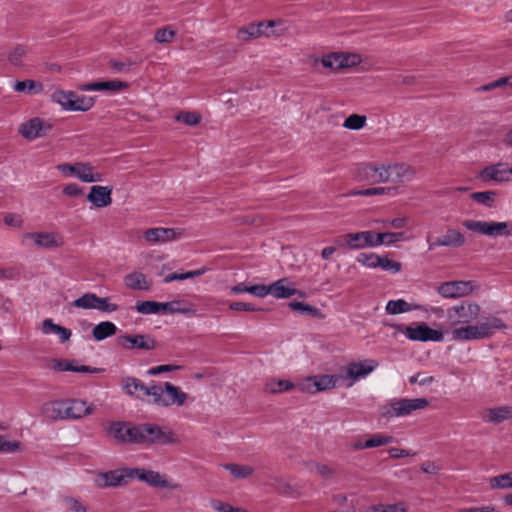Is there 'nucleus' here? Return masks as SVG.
<instances>
[{
    "mask_svg": "<svg viewBox=\"0 0 512 512\" xmlns=\"http://www.w3.org/2000/svg\"><path fill=\"white\" fill-rule=\"evenodd\" d=\"M123 391L138 399L151 397L152 402L159 406H183L188 399V395L183 392L180 387L173 385L170 382L161 385H145L141 380L135 377H124L121 380Z\"/></svg>",
    "mask_w": 512,
    "mask_h": 512,
    "instance_id": "nucleus-1",
    "label": "nucleus"
},
{
    "mask_svg": "<svg viewBox=\"0 0 512 512\" xmlns=\"http://www.w3.org/2000/svg\"><path fill=\"white\" fill-rule=\"evenodd\" d=\"M96 407L82 400H57L43 405L45 416H86L96 413Z\"/></svg>",
    "mask_w": 512,
    "mask_h": 512,
    "instance_id": "nucleus-2",
    "label": "nucleus"
},
{
    "mask_svg": "<svg viewBox=\"0 0 512 512\" xmlns=\"http://www.w3.org/2000/svg\"><path fill=\"white\" fill-rule=\"evenodd\" d=\"M107 434L120 444H140L144 436L141 424L133 425L124 421H112L105 425Z\"/></svg>",
    "mask_w": 512,
    "mask_h": 512,
    "instance_id": "nucleus-3",
    "label": "nucleus"
},
{
    "mask_svg": "<svg viewBox=\"0 0 512 512\" xmlns=\"http://www.w3.org/2000/svg\"><path fill=\"white\" fill-rule=\"evenodd\" d=\"M280 23L281 21L276 20L251 22L245 26L238 28L236 32V38L241 43L246 44L260 37L269 38L272 36H280L283 34L282 31L269 30L276 27Z\"/></svg>",
    "mask_w": 512,
    "mask_h": 512,
    "instance_id": "nucleus-4",
    "label": "nucleus"
},
{
    "mask_svg": "<svg viewBox=\"0 0 512 512\" xmlns=\"http://www.w3.org/2000/svg\"><path fill=\"white\" fill-rule=\"evenodd\" d=\"M143 440L140 444L175 445L180 443L179 436L170 428L151 423L141 424Z\"/></svg>",
    "mask_w": 512,
    "mask_h": 512,
    "instance_id": "nucleus-5",
    "label": "nucleus"
},
{
    "mask_svg": "<svg viewBox=\"0 0 512 512\" xmlns=\"http://www.w3.org/2000/svg\"><path fill=\"white\" fill-rule=\"evenodd\" d=\"M52 100L58 103L64 110L88 111L94 105V98L78 95L73 91L56 90L51 95Z\"/></svg>",
    "mask_w": 512,
    "mask_h": 512,
    "instance_id": "nucleus-6",
    "label": "nucleus"
},
{
    "mask_svg": "<svg viewBox=\"0 0 512 512\" xmlns=\"http://www.w3.org/2000/svg\"><path fill=\"white\" fill-rule=\"evenodd\" d=\"M462 224L467 230L488 237H509L512 235V223L510 222H488L468 219L463 221Z\"/></svg>",
    "mask_w": 512,
    "mask_h": 512,
    "instance_id": "nucleus-7",
    "label": "nucleus"
},
{
    "mask_svg": "<svg viewBox=\"0 0 512 512\" xmlns=\"http://www.w3.org/2000/svg\"><path fill=\"white\" fill-rule=\"evenodd\" d=\"M21 244L37 249H57L64 245L63 237L57 232H26L21 237Z\"/></svg>",
    "mask_w": 512,
    "mask_h": 512,
    "instance_id": "nucleus-8",
    "label": "nucleus"
},
{
    "mask_svg": "<svg viewBox=\"0 0 512 512\" xmlns=\"http://www.w3.org/2000/svg\"><path fill=\"white\" fill-rule=\"evenodd\" d=\"M56 168L66 176H75L85 183L101 182L103 180V174L95 171V168L88 162L63 163L57 165Z\"/></svg>",
    "mask_w": 512,
    "mask_h": 512,
    "instance_id": "nucleus-9",
    "label": "nucleus"
},
{
    "mask_svg": "<svg viewBox=\"0 0 512 512\" xmlns=\"http://www.w3.org/2000/svg\"><path fill=\"white\" fill-rule=\"evenodd\" d=\"M136 310L141 314H157L160 312L190 314L193 309L184 305L181 301H171L166 303L156 301H141L136 303Z\"/></svg>",
    "mask_w": 512,
    "mask_h": 512,
    "instance_id": "nucleus-10",
    "label": "nucleus"
},
{
    "mask_svg": "<svg viewBox=\"0 0 512 512\" xmlns=\"http://www.w3.org/2000/svg\"><path fill=\"white\" fill-rule=\"evenodd\" d=\"M361 62L362 56L360 54L344 51L330 52L321 57L323 67L331 70L355 67Z\"/></svg>",
    "mask_w": 512,
    "mask_h": 512,
    "instance_id": "nucleus-11",
    "label": "nucleus"
},
{
    "mask_svg": "<svg viewBox=\"0 0 512 512\" xmlns=\"http://www.w3.org/2000/svg\"><path fill=\"white\" fill-rule=\"evenodd\" d=\"M481 307L476 302L463 301L448 309L447 316L452 325L470 324L478 319Z\"/></svg>",
    "mask_w": 512,
    "mask_h": 512,
    "instance_id": "nucleus-12",
    "label": "nucleus"
},
{
    "mask_svg": "<svg viewBox=\"0 0 512 512\" xmlns=\"http://www.w3.org/2000/svg\"><path fill=\"white\" fill-rule=\"evenodd\" d=\"M399 331L402 332L408 339L412 341H435L443 340V333L438 330L430 328L426 323H417L415 326H399Z\"/></svg>",
    "mask_w": 512,
    "mask_h": 512,
    "instance_id": "nucleus-13",
    "label": "nucleus"
},
{
    "mask_svg": "<svg viewBox=\"0 0 512 512\" xmlns=\"http://www.w3.org/2000/svg\"><path fill=\"white\" fill-rule=\"evenodd\" d=\"M51 130L52 124L40 117L28 119L18 127V133L28 141L45 137Z\"/></svg>",
    "mask_w": 512,
    "mask_h": 512,
    "instance_id": "nucleus-14",
    "label": "nucleus"
},
{
    "mask_svg": "<svg viewBox=\"0 0 512 512\" xmlns=\"http://www.w3.org/2000/svg\"><path fill=\"white\" fill-rule=\"evenodd\" d=\"M427 242L429 243V250L439 247L457 249L465 245L466 237L459 229L448 226L444 233L435 238L433 242H430V237L428 236Z\"/></svg>",
    "mask_w": 512,
    "mask_h": 512,
    "instance_id": "nucleus-15",
    "label": "nucleus"
},
{
    "mask_svg": "<svg viewBox=\"0 0 512 512\" xmlns=\"http://www.w3.org/2000/svg\"><path fill=\"white\" fill-rule=\"evenodd\" d=\"M336 382L337 377L333 375L310 376L299 382L297 389L301 392L314 394L334 388Z\"/></svg>",
    "mask_w": 512,
    "mask_h": 512,
    "instance_id": "nucleus-16",
    "label": "nucleus"
},
{
    "mask_svg": "<svg viewBox=\"0 0 512 512\" xmlns=\"http://www.w3.org/2000/svg\"><path fill=\"white\" fill-rule=\"evenodd\" d=\"M478 178L483 182H509L512 180V167L508 163L498 162L482 169L478 174Z\"/></svg>",
    "mask_w": 512,
    "mask_h": 512,
    "instance_id": "nucleus-17",
    "label": "nucleus"
},
{
    "mask_svg": "<svg viewBox=\"0 0 512 512\" xmlns=\"http://www.w3.org/2000/svg\"><path fill=\"white\" fill-rule=\"evenodd\" d=\"M476 286L473 281H448L438 286L437 292L444 298H459L471 294Z\"/></svg>",
    "mask_w": 512,
    "mask_h": 512,
    "instance_id": "nucleus-18",
    "label": "nucleus"
},
{
    "mask_svg": "<svg viewBox=\"0 0 512 512\" xmlns=\"http://www.w3.org/2000/svg\"><path fill=\"white\" fill-rule=\"evenodd\" d=\"M427 406L428 401L425 398L400 399L389 404L390 410H388L387 413L394 414V416H401L410 414Z\"/></svg>",
    "mask_w": 512,
    "mask_h": 512,
    "instance_id": "nucleus-19",
    "label": "nucleus"
},
{
    "mask_svg": "<svg viewBox=\"0 0 512 512\" xmlns=\"http://www.w3.org/2000/svg\"><path fill=\"white\" fill-rule=\"evenodd\" d=\"M359 178L373 184L388 182L387 166L383 164H366L359 170Z\"/></svg>",
    "mask_w": 512,
    "mask_h": 512,
    "instance_id": "nucleus-20",
    "label": "nucleus"
},
{
    "mask_svg": "<svg viewBox=\"0 0 512 512\" xmlns=\"http://www.w3.org/2000/svg\"><path fill=\"white\" fill-rule=\"evenodd\" d=\"M387 174L389 176L388 182L404 183L411 181L415 177L416 170L411 165L395 163L387 166Z\"/></svg>",
    "mask_w": 512,
    "mask_h": 512,
    "instance_id": "nucleus-21",
    "label": "nucleus"
},
{
    "mask_svg": "<svg viewBox=\"0 0 512 512\" xmlns=\"http://www.w3.org/2000/svg\"><path fill=\"white\" fill-rule=\"evenodd\" d=\"M119 344L125 349L152 350L156 347V341L149 335H126L118 338Z\"/></svg>",
    "mask_w": 512,
    "mask_h": 512,
    "instance_id": "nucleus-22",
    "label": "nucleus"
},
{
    "mask_svg": "<svg viewBox=\"0 0 512 512\" xmlns=\"http://www.w3.org/2000/svg\"><path fill=\"white\" fill-rule=\"evenodd\" d=\"M377 367L378 362L374 359L352 362L347 366L346 375L355 382L372 373Z\"/></svg>",
    "mask_w": 512,
    "mask_h": 512,
    "instance_id": "nucleus-23",
    "label": "nucleus"
},
{
    "mask_svg": "<svg viewBox=\"0 0 512 512\" xmlns=\"http://www.w3.org/2000/svg\"><path fill=\"white\" fill-rule=\"evenodd\" d=\"M265 290V297L270 294L278 299L289 298L298 292L288 278H281L268 286L265 285Z\"/></svg>",
    "mask_w": 512,
    "mask_h": 512,
    "instance_id": "nucleus-24",
    "label": "nucleus"
},
{
    "mask_svg": "<svg viewBox=\"0 0 512 512\" xmlns=\"http://www.w3.org/2000/svg\"><path fill=\"white\" fill-rule=\"evenodd\" d=\"M112 188L95 185L90 188L87 200L97 208L107 207L112 203Z\"/></svg>",
    "mask_w": 512,
    "mask_h": 512,
    "instance_id": "nucleus-25",
    "label": "nucleus"
},
{
    "mask_svg": "<svg viewBox=\"0 0 512 512\" xmlns=\"http://www.w3.org/2000/svg\"><path fill=\"white\" fill-rule=\"evenodd\" d=\"M82 91H109L119 92L129 88V84L120 80H109L83 84L80 87Z\"/></svg>",
    "mask_w": 512,
    "mask_h": 512,
    "instance_id": "nucleus-26",
    "label": "nucleus"
},
{
    "mask_svg": "<svg viewBox=\"0 0 512 512\" xmlns=\"http://www.w3.org/2000/svg\"><path fill=\"white\" fill-rule=\"evenodd\" d=\"M144 239L151 243H164L175 240L177 238V232L173 228H150L144 231Z\"/></svg>",
    "mask_w": 512,
    "mask_h": 512,
    "instance_id": "nucleus-27",
    "label": "nucleus"
},
{
    "mask_svg": "<svg viewBox=\"0 0 512 512\" xmlns=\"http://www.w3.org/2000/svg\"><path fill=\"white\" fill-rule=\"evenodd\" d=\"M481 339L490 338L498 330H506L507 325L501 318L496 316L487 317L484 321L477 324Z\"/></svg>",
    "mask_w": 512,
    "mask_h": 512,
    "instance_id": "nucleus-28",
    "label": "nucleus"
},
{
    "mask_svg": "<svg viewBox=\"0 0 512 512\" xmlns=\"http://www.w3.org/2000/svg\"><path fill=\"white\" fill-rule=\"evenodd\" d=\"M454 341H474L481 340V336L477 325H469L456 328L451 332Z\"/></svg>",
    "mask_w": 512,
    "mask_h": 512,
    "instance_id": "nucleus-29",
    "label": "nucleus"
},
{
    "mask_svg": "<svg viewBox=\"0 0 512 512\" xmlns=\"http://www.w3.org/2000/svg\"><path fill=\"white\" fill-rule=\"evenodd\" d=\"M125 285L133 290H149L152 281L141 272H132L124 277Z\"/></svg>",
    "mask_w": 512,
    "mask_h": 512,
    "instance_id": "nucleus-30",
    "label": "nucleus"
},
{
    "mask_svg": "<svg viewBox=\"0 0 512 512\" xmlns=\"http://www.w3.org/2000/svg\"><path fill=\"white\" fill-rule=\"evenodd\" d=\"M362 232L348 233L341 235L336 238V243L341 247H347L349 249H363L364 237Z\"/></svg>",
    "mask_w": 512,
    "mask_h": 512,
    "instance_id": "nucleus-31",
    "label": "nucleus"
},
{
    "mask_svg": "<svg viewBox=\"0 0 512 512\" xmlns=\"http://www.w3.org/2000/svg\"><path fill=\"white\" fill-rule=\"evenodd\" d=\"M96 482L100 487H112L124 483L121 470H113L105 473H100L97 476Z\"/></svg>",
    "mask_w": 512,
    "mask_h": 512,
    "instance_id": "nucleus-32",
    "label": "nucleus"
},
{
    "mask_svg": "<svg viewBox=\"0 0 512 512\" xmlns=\"http://www.w3.org/2000/svg\"><path fill=\"white\" fill-rule=\"evenodd\" d=\"M117 332V327L114 323L110 321H104L97 324L92 331V335L95 340L102 341L110 336L115 335Z\"/></svg>",
    "mask_w": 512,
    "mask_h": 512,
    "instance_id": "nucleus-33",
    "label": "nucleus"
},
{
    "mask_svg": "<svg viewBox=\"0 0 512 512\" xmlns=\"http://www.w3.org/2000/svg\"><path fill=\"white\" fill-rule=\"evenodd\" d=\"M393 441L392 436H386V435H380L375 434L371 436L369 439H367L365 442H356L354 444L355 449H367V448H374L379 447L383 445H387Z\"/></svg>",
    "mask_w": 512,
    "mask_h": 512,
    "instance_id": "nucleus-34",
    "label": "nucleus"
},
{
    "mask_svg": "<svg viewBox=\"0 0 512 512\" xmlns=\"http://www.w3.org/2000/svg\"><path fill=\"white\" fill-rule=\"evenodd\" d=\"M140 480L153 487L167 488L168 482L162 478L159 472L143 469L140 474Z\"/></svg>",
    "mask_w": 512,
    "mask_h": 512,
    "instance_id": "nucleus-35",
    "label": "nucleus"
},
{
    "mask_svg": "<svg viewBox=\"0 0 512 512\" xmlns=\"http://www.w3.org/2000/svg\"><path fill=\"white\" fill-rule=\"evenodd\" d=\"M222 467L225 470H228L233 475V477L235 479H246V478L250 477L254 472L253 467H251L249 465H239V464L228 463V464H223Z\"/></svg>",
    "mask_w": 512,
    "mask_h": 512,
    "instance_id": "nucleus-36",
    "label": "nucleus"
},
{
    "mask_svg": "<svg viewBox=\"0 0 512 512\" xmlns=\"http://www.w3.org/2000/svg\"><path fill=\"white\" fill-rule=\"evenodd\" d=\"M265 291V285L262 284L247 286L244 283H238L237 285H234L230 288L231 294L248 292L260 298L265 297Z\"/></svg>",
    "mask_w": 512,
    "mask_h": 512,
    "instance_id": "nucleus-37",
    "label": "nucleus"
},
{
    "mask_svg": "<svg viewBox=\"0 0 512 512\" xmlns=\"http://www.w3.org/2000/svg\"><path fill=\"white\" fill-rule=\"evenodd\" d=\"M14 90L17 92H23L27 94H37L43 90V85L34 80H24L17 81L13 86Z\"/></svg>",
    "mask_w": 512,
    "mask_h": 512,
    "instance_id": "nucleus-38",
    "label": "nucleus"
},
{
    "mask_svg": "<svg viewBox=\"0 0 512 512\" xmlns=\"http://www.w3.org/2000/svg\"><path fill=\"white\" fill-rule=\"evenodd\" d=\"M297 388V384L290 382L289 380H276L271 379L265 385V391L269 393H279L284 391H290Z\"/></svg>",
    "mask_w": 512,
    "mask_h": 512,
    "instance_id": "nucleus-39",
    "label": "nucleus"
},
{
    "mask_svg": "<svg viewBox=\"0 0 512 512\" xmlns=\"http://www.w3.org/2000/svg\"><path fill=\"white\" fill-rule=\"evenodd\" d=\"M418 306L412 307L408 302L403 299L390 300L386 305V312L388 314L396 315L404 312L418 309Z\"/></svg>",
    "mask_w": 512,
    "mask_h": 512,
    "instance_id": "nucleus-40",
    "label": "nucleus"
},
{
    "mask_svg": "<svg viewBox=\"0 0 512 512\" xmlns=\"http://www.w3.org/2000/svg\"><path fill=\"white\" fill-rule=\"evenodd\" d=\"M56 367L61 371H72V372H79V373H98L100 372V369L98 368H91L89 366L81 365L77 366L74 365L72 361H59L56 365Z\"/></svg>",
    "mask_w": 512,
    "mask_h": 512,
    "instance_id": "nucleus-41",
    "label": "nucleus"
},
{
    "mask_svg": "<svg viewBox=\"0 0 512 512\" xmlns=\"http://www.w3.org/2000/svg\"><path fill=\"white\" fill-rule=\"evenodd\" d=\"M98 296L94 293H85L75 299L71 305L81 309H95Z\"/></svg>",
    "mask_w": 512,
    "mask_h": 512,
    "instance_id": "nucleus-42",
    "label": "nucleus"
},
{
    "mask_svg": "<svg viewBox=\"0 0 512 512\" xmlns=\"http://www.w3.org/2000/svg\"><path fill=\"white\" fill-rule=\"evenodd\" d=\"M490 487L493 489L512 488V472L501 474L489 479Z\"/></svg>",
    "mask_w": 512,
    "mask_h": 512,
    "instance_id": "nucleus-43",
    "label": "nucleus"
},
{
    "mask_svg": "<svg viewBox=\"0 0 512 512\" xmlns=\"http://www.w3.org/2000/svg\"><path fill=\"white\" fill-rule=\"evenodd\" d=\"M366 121L367 118L364 115L351 114L345 119L343 126L350 130H360L365 126Z\"/></svg>",
    "mask_w": 512,
    "mask_h": 512,
    "instance_id": "nucleus-44",
    "label": "nucleus"
},
{
    "mask_svg": "<svg viewBox=\"0 0 512 512\" xmlns=\"http://www.w3.org/2000/svg\"><path fill=\"white\" fill-rule=\"evenodd\" d=\"M497 193L495 191H483V192H474L471 194V198L485 206L492 207L493 203L496 199Z\"/></svg>",
    "mask_w": 512,
    "mask_h": 512,
    "instance_id": "nucleus-45",
    "label": "nucleus"
},
{
    "mask_svg": "<svg viewBox=\"0 0 512 512\" xmlns=\"http://www.w3.org/2000/svg\"><path fill=\"white\" fill-rule=\"evenodd\" d=\"M204 273H205V269L188 271L185 273H170L164 278V282L170 283L173 281H181V280H186L189 278H195V277L201 276Z\"/></svg>",
    "mask_w": 512,
    "mask_h": 512,
    "instance_id": "nucleus-46",
    "label": "nucleus"
},
{
    "mask_svg": "<svg viewBox=\"0 0 512 512\" xmlns=\"http://www.w3.org/2000/svg\"><path fill=\"white\" fill-rule=\"evenodd\" d=\"M176 35L175 30H173L171 27L167 26L161 29L156 30L154 34V40L157 43H170L173 41L174 37Z\"/></svg>",
    "mask_w": 512,
    "mask_h": 512,
    "instance_id": "nucleus-47",
    "label": "nucleus"
},
{
    "mask_svg": "<svg viewBox=\"0 0 512 512\" xmlns=\"http://www.w3.org/2000/svg\"><path fill=\"white\" fill-rule=\"evenodd\" d=\"M404 239L403 232H384L378 233L379 246L384 245H392L395 242L401 241Z\"/></svg>",
    "mask_w": 512,
    "mask_h": 512,
    "instance_id": "nucleus-48",
    "label": "nucleus"
},
{
    "mask_svg": "<svg viewBox=\"0 0 512 512\" xmlns=\"http://www.w3.org/2000/svg\"><path fill=\"white\" fill-rule=\"evenodd\" d=\"M175 120L188 126H196L200 123L201 116L196 112H180L175 116Z\"/></svg>",
    "mask_w": 512,
    "mask_h": 512,
    "instance_id": "nucleus-49",
    "label": "nucleus"
},
{
    "mask_svg": "<svg viewBox=\"0 0 512 512\" xmlns=\"http://www.w3.org/2000/svg\"><path fill=\"white\" fill-rule=\"evenodd\" d=\"M307 469L310 471L315 470L324 479H331L334 475L333 469L325 464L310 462L306 464Z\"/></svg>",
    "mask_w": 512,
    "mask_h": 512,
    "instance_id": "nucleus-50",
    "label": "nucleus"
},
{
    "mask_svg": "<svg viewBox=\"0 0 512 512\" xmlns=\"http://www.w3.org/2000/svg\"><path fill=\"white\" fill-rule=\"evenodd\" d=\"M26 53L27 50L24 46H16L10 51L8 55L9 62L15 66L21 65L22 58L26 55Z\"/></svg>",
    "mask_w": 512,
    "mask_h": 512,
    "instance_id": "nucleus-51",
    "label": "nucleus"
},
{
    "mask_svg": "<svg viewBox=\"0 0 512 512\" xmlns=\"http://www.w3.org/2000/svg\"><path fill=\"white\" fill-rule=\"evenodd\" d=\"M21 443L17 440L8 441L5 436H0V452L13 453L20 450Z\"/></svg>",
    "mask_w": 512,
    "mask_h": 512,
    "instance_id": "nucleus-52",
    "label": "nucleus"
},
{
    "mask_svg": "<svg viewBox=\"0 0 512 512\" xmlns=\"http://www.w3.org/2000/svg\"><path fill=\"white\" fill-rule=\"evenodd\" d=\"M401 263L391 260L387 257H381L380 261L378 262V267L382 268L385 271H390L393 273H397L401 270Z\"/></svg>",
    "mask_w": 512,
    "mask_h": 512,
    "instance_id": "nucleus-53",
    "label": "nucleus"
},
{
    "mask_svg": "<svg viewBox=\"0 0 512 512\" xmlns=\"http://www.w3.org/2000/svg\"><path fill=\"white\" fill-rule=\"evenodd\" d=\"M379 261L380 256L374 253H362L358 256V262L370 268H377Z\"/></svg>",
    "mask_w": 512,
    "mask_h": 512,
    "instance_id": "nucleus-54",
    "label": "nucleus"
},
{
    "mask_svg": "<svg viewBox=\"0 0 512 512\" xmlns=\"http://www.w3.org/2000/svg\"><path fill=\"white\" fill-rule=\"evenodd\" d=\"M95 309L102 312H115L118 310V305L110 303L107 297L102 298L98 296Z\"/></svg>",
    "mask_w": 512,
    "mask_h": 512,
    "instance_id": "nucleus-55",
    "label": "nucleus"
},
{
    "mask_svg": "<svg viewBox=\"0 0 512 512\" xmlns=\"http://www.w3.org/2000/svg\"><path fill=\"white\" fill-rule=\"evenodd\" d=\"M289 306L292 310L294 311H298L300 313H306V314H310V315H315L317 314L318 310L317 308L313 307V306H310L306 303H303V302H290L289 303Z\"/></svg>",
    "mask_w": 512,
    "mask_h": 512,
    "instance_id": "nucleus-56",
    "label": "nucleus"
},
{
    "mask_svg": "<svg viewBox=\"0 0 512 512\" xmlns=\"http://www.w3.org/2000/svg\"><path fill=\"white\" fill-rule=\"evenodd\" d=\"M508 82H509V80H507V76L501 77L493 82H490L488 84L480 86L477 90L479 92L491 91L496 88H502V87L508 86Z\"/></svg>",
    "mask_w": 512,
    "mask_h": 512,
    "instance_id": "nucleus-57",
    "label": "nucleus"
},
{
    "mask_svg": "<svg viewBox=\"0 0 512 512\" xmlns=\"http://www.w3.org/2000/svg\"><path fill=\"white\" fill-rule=\"evenodd\" d=\"M395 194L396 188L392 187H374L363 190V196H375L384 194Z\"/></svg>",
    "mask_w": 512,
    "mask_h": 512,
    "instance_id": "nucleus-58",
    "label": "nucleus"
},
{
    "mask_svg": "<svg viewBox=\"0 0 512 512\" xmlns=\"http://www.w3.org/2000/svg\"><path fill=\"white\" fill-rule=\"evenodd\" d=\"M370 512H406L402 504L376 505L371 507Z\"/></svg>",
    "mask_w": 512,
    "mask_h": 512,
    "instance_id": "nucleus-59",
    "label": "nucleus"
},
{
    "mask_svg": "<svg viewBox=\"0 0 512 512\" xmlns=\"http://www.w3.org/2000/svg\"><path fill=\"white\" fill-rule=\"evenodd\" d=\"M212 507L219 512H248L247 510L233 507L228 503H224L218 500L212 502Z\"/></svg>",
    "mask_w": 512,
    "mask_h": 512,
    "instance_id": "nucleus-60",
    "label": "nucleus"
},
{
    "mask_svg": "<svg viewBox=\"0 0 512 512\" xmlns=\"http://www.w3.org/2000/svg\"><path fill=\"white\" fill-rule=\"evenodd\" d=\"M20 276V272L15 267L0 268V280H15Z\"/></svg>",
    "mask_w": 512,
    "mask_h": 512,
    "instance_id": "nucleus-61",
    "label": "nucleus"
},
{
    "mask_svg": "<svg viewBox=\"0 0 512 512\" xmlns=\"http://www.w3.org/2000/svg\"><path fill=\"white\" fill-rule=\"evenodd\" d=\"M364 239V247L379 246L378 233L373 231H362Z\"/></svg>",
    "mask_w": 512,
    "mask_h": 512,
    "instance_id": "nucleus-62",
    "label": "nucleus"
},
{
    "mask_svg": "<svg viewBox=\"0 0 512 512\" xmlns=\"http://www.w3.org/2000/svg\"><path fill=\"white\" fill-rule=\"evenodd\" d=\"M133 65H134V63L130 60H127V61L111 60L110 61V67L116 72H127L130 70L131 66H133Z\"/></svg>",
    "mask_w": 512,
    "mask_h": 512,
    "instance_id": "nucleus-63",
    "label": "nucleus"
},
{
    "mask_svg": "<svg viewBox=\"0 0 512 512\" xmlns=\"http://www.w3.org/2000/svg\"><path fill=\"white\" fill-rule=\"evenodd\" d=\"M67 506L71 512H87L86 507L83 506L77 499L72 497L64 498Z\"/></svg>",
    "mask_w": 512,
    "mask_h": 512,
    "instance_id": "nucleus-64",
    "label": "nucleus"
}]
</instances>
